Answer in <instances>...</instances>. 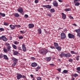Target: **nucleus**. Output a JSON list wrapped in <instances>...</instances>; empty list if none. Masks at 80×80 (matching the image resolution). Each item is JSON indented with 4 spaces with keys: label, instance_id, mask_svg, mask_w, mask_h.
<instances>
[{
    "label": "nucleus",
    "instance_id": "f257e3e1",
    "mask_svg": "<svg viewBox=\"0 0 80 80\" xmlns=\"http://www.w3.org/2000/svg\"><path fill=\"white\" fill-rule=\"evenodd\" d=\"M47 52V50L45 49H42L40 50V53L43 55H46Z\"/></svg>",
    "mask_w": 80,
    "mask_h": 80
},
{
    "label": "nucleus",
    "instance_id": "f03ea898",
    "mask_svg": "<svg viewBox=\"0 0 80 80\" xmlns=\"http://www.w3.org/2000/svg\"><path fill=\"white\" fill-rule=\"evenodd\" d=\"M75 31L77 33V36L80 38V29H76Z\"/></svg>",
    "mask_w": 80,
    "mask_h": 80
},
{
    "label": "nucleus",
    "instance_id": "7ed1b4c3",
    "mask_svg": "<svg viewBox=\"0 0 80 80\" xmlns=\"http://www.w3.org/2000/svg\"><path fill=\"white\" fill-rule=\"evenodd\" d=\"M61 38L62 39H64L66 38V35H65V33L62 32L61 33Z\"/></svg>",
    "mask_w": 80,
    "mask_h": 80
},
{
    "label": "nucleus",
    "instance_id": "20e7f679",
    "mask_svg": "<svg viewBox=\"0 0 80 80\" xmlns=\"http://www.w3.org/2000/svg\"><path fill=\"white\" fill-rule=\"evenodd\" d=\"M68 37L69 38H75L74 35L70 33L68 34Z\"/></svg>",
    "mask_w": 80,
    "mask_h": 80
},
{
    "label": "nucleus",
    "instance_id": "39448f33",
    "mask_svg": "<svg viewBox=\"0 0 80 80\" xmlns=\"http://www.w3.org/2000/svg\"><path fill=\"white\" fill-rule=\"evenodd\" d=\"M34 26V24H33L30 23L28 25L29 28L31 29L32 28H33Z\"/></svg>",
    "mask_w": 80,
    "mask_h": 80
},
{
    "label": "nucleus",
    "instance_id": "423d86ee",
    "mask_svg": "<svg viewBox=\"0 0 80 80\" xmlns=\"http://www.w3.org/2000/svg\"><path fill=\"white\" fill-rule=\"evenodd\" d=\"M18 12H19V13H23V8H19L17 10Z\"/></svg>",
    "mask_w": 80,
    "mask_h": 80
},
{
    "label": "nucleus",
    "instance_id": "0eeeda50",
    "mask_svg": "<svg viewBox=\"0 0 80 80\" xmlns=\"http://www.w3.org/2000/svg\"><path fill=\"white\" fill-rule=\"evenodd\" d=\"M22 48L23 52H26L27 49L26 48V47H25V44H23L22 45Z\"/></svg>",
    "mask_w": 80,
    "mask_h": 80
},
{
    "label": "nucleus",
    "instance_id": "6e6552de",
    "mask_svg": "<svg viewBox=\"0 0 80 80\" xmlns=\"http://www.w3.org/2000/svg\"><path fill=\"white\" fill-rule=\"evenodd\" d=\"M22 77V75L20 74H18L17 76V79L18 80H20L21 78Z\"/></svg>",
    "mask_w": 80,
    "mask_h": 80
},
{
    "label": "nucleus",
    "instance_id": "1a4fd4ad",
    "mask_svg": "<svg viewBox=\"0 0 80 80\" xmlns=\"http://www.w3.org/2000/svg\"><path fill=\"white\" fill-rule=\"evenodd\" d=\"M65 57H66L69 58V57H72V55L70 53H68L65 54Z\"/></svg>",
    "mask_w": 80,
    "mask_h": 80
},
{
    "label": "nucleus",
    "instance_id": "9d476101",
    "mask_svg": "<svg viewBox=\"0 0 80 80\" xmlns=\"http://www.w3.org/2000/svg\"><path fill=\"white\" fill-rule=\"evenodd\" d=\"M11 48L12 47H11V46L9 45L7 47V48L8 49V51L10 52L12 51V50H11Z\"/></svg>",
    "mask_w": 80,
    "mask_h": 80
},
{
    "label": "nucleus",
    "instance_id": "9b49d317",
    "mask_svg": "<svg viewBox=\"0 0 80 80\" xmlns=\"http://www.w3.org/2000/svg\"><path fill=\"white\" fill-rule=\"evenodd\" d=\"M2 40L4 42H7V38L4 36H2Z\"/></svg>",
    "mask_w": 80,
    "mask_h": 80
},
{
    "label": "nucleus",
    "instance_id": "f8f14e48",
    "mask_svg": "<svg viewBox=\"0 0 80 80\" xmlns=\"http://www.w3.org/2000/svg\"><path fill=\"white\" fill-rule=\"evenodd\" d=\"M9 27H10V28H11V30H14L15 28V25H10L9 26Z\"/></svg>",
    "mask_w": 80,
    "mask_h": 80
},
{
    "label": "nucleus",
    "instance_id": "ddd939ff",
    "mask_svg": "<svg viewBox=\"0 0 80 80\" xmlns=\"http://www.w3.org/2000/svg\"><path fill=\"white\" fill-rule=\"evenodd\" d=\"M52 4L54 7H57L58 6V3L56 1H53Z\"/></svg>",
    "mask_w": 80,
    "mask_h": 80
},
{
    "label": "nucleus",
    "instance_id": "4468645a",
    "mask_svg": "<svg viewBox=\"0 0 80 80\" xmlns=\"http://www.w3.org/2000/svg\"><path fill=\"white\" fill-rule=\"evenodd\" d=\"M12 51L13 52V55H17L18 54V52L17 51H15L14 50H12Z\"/></svg>",
    "mask_w": 80,
    "mask_h": 80
},
{
    "label": "nucleus",
    "instance_id": "2eb2a0df",
    "mask_svg": "<svg viewBox=\"0 0 80 80\" xmlns=\"http://www.w3.org/2000/svg\"><path fill=\"white\" fill-rule=\"evenodd\" d=\"M31 65L32 67H35L37 66V64L35 62H33Z\"/></svg>",
    "mask_w": 80,
    "mask_h": 80
},
{
    "label": "nucleus",
    "instance_id": "dca6fc26",
    "mask_svg": "<svg viewBox=\"0 0 80 80\" xmlns=\"http://www.w3.org/2000/svg\"><path fill=\"white\" fill-rule=\"evenodd\" d=\"M42 29L40 28H39L37 30V32L38 34H41L42 33Z\"/></svg>",
    "mask_w": 80,
    "mask_h": 80
},
{
    "label": "nucleus",
    "instance_id": "f3484780",
    "mask_svg": "<svg viewBox=\"0 0 80 80\" xmlns=\"http://www.w3.org/2000/svg\"><path fill=\"white\" fill-rule=\"evenodd\" d=\"M59 56L61 58H62V57H63L64 56H65V54L64 53V52H62L59 55Z\"/></svg>",
    "mask_w": 80,
    "mask_h": 80
},
{
    "label": "nucleus",
    "instance_id": "a211bd4d",
    "mask_svg": "<svg viewBox=\"0 0 80 80\" xmlns=\"http://www.w3.org/2000/svg\"><path fill=\"white\" fill-rule=\"evenodd\" d=\"M14 15L15 17H20V14L18 13H14Z\"/></svg>",
    "mask_w": 80,
    "mask_h": 80
},
{
    "label": "nucleus",
    "instance_id": "6ab92c4d",
    "mask_svg": "<svg viewBox=\"0 0 80 80\" xmlns=\"http://www.w3.org/2000/svg\"><path fill=\"white\" fill-rule=\"evenodd\" d=\"M62 18L63 19H65L66 18V15L63 13H62Z\"/></svg>",
    "mask_w": 80,
    "mask_h": 80
},
{
    "label": "nucleus",
    "instance_id": "aec40b11",
    "mask_svg": "<svg viewBox=\"0 0 80 80\" xmlns=\"http://www.w3.org/2000/svg\"><path fill=\"white\" fill-rule=\"evenodd\" d=\"M12 47L15 50H17V46L13 44H12Z\"/></svg>",
    "mask_w": 80,
    "mask_h": 80
},
{
    "label": "nucleus",
    "instance_id": "412c9836",
    "mask_svg": "<svg viewBox=\"0 0 80 80\" xmlns=\"http://www.w3.org/2000/svg\"><path fill=\"white\" fill-rule=\"evenodd\" d=\"M68 73V70H64L62 71V73L63 74H64V73L66 74V73Z\"/></svg>",
    "mask_w": 80,
    "mask_h": 80
},
{
    "label": "nucleus",
    "instance_id": "4be33fe9",
    "mask_svg": "<svg viewBox=\"0 0 80 80\" xmlns=\"http://www.w3.org/2000/svg\"><path fill=\"white\" fill-rule=\"evenodd\" d=\"M12 60L13 61V62H17V61H18V59H17L16 58H12Z\"/></svg>",
    "mask_w": 80,
    "mask_h": 80
},
{
    "label": "nucleus",
    "instance_id": "5701e85b",
    "mask_svg": "<svg viewBox=\"0 0 80 80\" xmlns=\"http://www.w3.org/2000/svg\"><path fill=\"white\" fill-rule=\"evenodd\" d=\"M54 45L55 47V48H57L58 47V43L54 42Z\"/></svg>",
    "mask_w": 80,
    "mask_h": 80
},
{
    "label": "nucleus",
    "instance_id": "b1692460",
    "mask_svg": "<svg viewBox=\"0 0 80 80\" xmlns=\"http://www.w3.org/2000/svg\"><path fill=\"white\" fill-rule=\"evenodd\" d=\"M3 57H4V58L5 60H8V57H7V56L5 55H4L3 56Z\"/></svg>",
    "mask_w": 80,
    "mask_h": 80
},
{
    "label": "nucleus",
    "instance_id": "393cba45",
    "mask_svg": "<svg viewBox=\"0 0 80 80\" xmlns=\"http://www.w3.org/2000/svg\"><path fill=\"white\" fill-rule=\"evenodd\" d=\"M46 8H48V9H50V8H52V7L50 5H46Z\"/></svg>",
    "mask_w": 80,
    "mask_h": 80
},
{
    "label": "nucleus",
    "instance_id": "a878e982",
    "mask_svg": "<svg viewBox=\"0 0 80 80\" xmlns=\"http://www.w3.org/2000/svg\"><path fill=\"white\" fill-rule=\"evenodd\" d=\"M3 50L5 53H7L8 52V49L6 48H3Z\"/></svg>",
    "mask_w": 80,
    "mask_h": 80
},
{
    "label": "nucleus",
    "instance_id": "bb28decb",
    "mask_svg": "<svg viewBox=\"0 0 80 80\" xmlns=\"http://www.w3.org/2000/svg\"><path fill=\"white\" fill-rule=\"evenodd\" d=\"M0 15H1L2 17H5V13H2L0 12Z\"/></svg>",
    "mask_w": 80,
    "mask_h": 80
},
{
    "label": "nucleus",
    "instance_id": "cd10ccee",
    "mask_svg": "<svg viewBox=\"0 0 80 80\" xmlns=\"http://www.w3.org/2000/svg\"><path fill=\"white\" fill-rule=\"evenodd\" d=\"M51 59L52 58H51V57H49L46 58V60H47V61H50Z\"/></svg>",
    "mask_w": 80,
    "mask_h": 80
},
{
    "label": "nucleus",
    "instance_id": "c85d7f7f",
    "mask_svg": "<svg viewBox=\"0 0 80 80\" xmlns=\"http://www.w3.org/2000/svg\"><path fill=\"white\" fill-rule=\"evenodd\" d=\"M65 10L66 12H68L69 11H71V9L70 8H66L65 9Z\"/></svg>",
    "mask_w": 80,
    "mask_h": 80
},
{
    "label": "nucleus",
    "instance_id": "c756f323",
    "mask_svg": "<svg viewBox=\"0 0 80 80\" xmlns=\"http://www.w3.org/2000/svg\"><path fill=\"white\" fill-rule=\"evenodd\" d=\"M71 54H75V55H77V53H75L74 51H71Z\"/></svg>",
    "mask_w": 80,
    "mask_h": 80
},
{
    "label": "nucleus",
    "instance_id": "7c9ffc66",
    "mask_svg": "<svg viewBox=\"0 0 80 80\" xmlns=\"http://www.w3.org/2000/svg\"><path fill=\"white\" fill-rule=\"evenodd\" d=\"M80 3L78 2H76L74 4L75 6H79L80 5Z\"/></svg>",
    "mask_w": 80,
    "mask_h": 80
},
{
    "label": "nucleus",
    "instance_id": "2f4dec72",
    "mask_svg": "<svg viewBox=\"0 0 80 80\" xmlns=\"http://www.w3.org/2000/svg\"><path fill=\"white\" fill-rule=\"evenodd\" d=\"M14 43L15 45H18V44H19V42L18 41H14Z\"/></svg>",
    "mask_w": 80,
    "mask_h": 80
},
{
    "label": "nucleus",
    "instance_id": "473e14b6",
    "mask_svg": "<svg viewBox=\"0 0 80 80\" xmlns=\"http://www.w3.org/2000/svg\"><path fill=\"white\" fill-rule=\"evenodd\" d=\"M50 12L51 13H54L55 12V9H50Z\"/></svg>",
    "mask_w": 80,
    "mask_h": 80
},
{
    "label": "nucleus",
    "instance_id": "72a5a7b5",
    "mask_svg": "<svg viewBox=\"0 0 80 80\" xmlns=\"http://www.w3.org/2000/svg\"><path fill=\"white\" fill-rule=\"evenodd\" d=\"M4 25L5 26H8L9 25V24L8 22H4Z\"/></svg>",
    "mask_w": 80,
    "mask_h": 80
},
{
    "label": "nucleus",
    "instance_id": "f704fd0d",
    "mask_svg": "<svg viewBox=\"0 0 80 80\" xmlns=\"http://www.w3.org/2000/svg\"><path fill=\"white\" fill-rule=\"evenodd\" d=\"M56 48L58 50V51H60L61 50V48L60 47L58 46L57 48Z\"/></svg>",
    "mask_w": 80,
    "mask_h": 80
},
{
    "label": "nucleus",
    "instance_id": "c9c22d12",
    "mask_svg": "<svg viewBox=\"0 0 80 80\" xmlns=\"http://www.w3.org/2000/svg\"><path fill=\"white\" fill-rule=\"evenodd\" d=\"M3 57V54L2 53L0 54V58H2Z\"/></svg>",
    "mask_w": 80,
    "mask_h": 80
},
{
    "label": "nucleus",
    "instance_id": "e433bc0d",
    "mask_svg": "<svg viewBox=\"0 0 80 80\" xmlns=\"http://www.w3.org/2000/svg\"><path fill=\"white\" fill-rule=\"evenodd\" d=\"M73 76L74 77L76 78V77H78V74H77V73H75L73 75Z\"/></svg>",
    "mask_w": 80,
    "mask_h": 80
},
{
    "label": "nucleus",
    "instance_id": "4c0bfd02",
    "mask_svg": "<svg viewBox=\"0 0 80 80\" xmlns=\"http://www.w3.org/2000/svg\"><path fill=\"white\" fill-rule=\"evenodd\" d=\"M17 63L16 62H13V63L12 64V66L13 67H15V65L17 64Z\"/></svg>",
    "mask_w": 80,
    "mask_h": 80
},
{
    "label": "nucleus",
    "instance_id": "58836bf2",
    "mask_svg": "<svg viewBox=\"0 0 80 80\" xmlns=\"http://www.w3.org/2000/svg\"><path fill=\"white\" fill-rule=\"evenodd\" d=\"M5 30V29H4V28H0V31L1 32H3Z\"/></svg>",
    "mask_w": 80,
    "mask_h": 80
},
{
    "label": "nucleus",
    "instance_id": "ea45409f",
    "mask_svg": "<svg viewBox=\"0 0 80 80\" xmlns=\"http://www.w3.org/2000/svg\"><path fill=\"white\" fill-rule=\"evenodd\" d=\"M24 18H28V15L27 14H25L24 15Z\"/></svg>",
    "mask_w": 80,
    "mask_h": 80
},
{
    "label": "nucleus",
    "instance_id": "a19ab883",
    "mask_svg": "<svg viewBox=\"0 0 80 80\" xmlns=\"http://www.w3.org/2000/svg\"><path fill=\"white\" fill-rule=\"evenodd\" d=\"M18 38L20 39H23V36H19L18 37Z\"/></svg>",
    "mask_w": 80,
    "mask_h": 80
},
{
    "label": "nucleus",
    "instance_id": "79ce46f5",
    "mask_svg": "<svg viewBox=\"0 0 80 80\" xmlns=\"http://www.w3.org/2000/svg\"><path fill=\"white\" fill-rule=\"evenodd\" d=\"M68 61L69 62H71V63H72L73 62V59H69L68 60Z\"/></svg>",
    "mask_w": 80,
    "mask_h": 80
},
{
    "label": "nucleus",
    "instance_id": "37998d69",
    "mask_svg": "<svg viewBox=\"0 0 80 80\" xmlns=\"http://www.w3.org/2000/svg\"><path fill=\"white\" fill-rule=\"evenodd\" d=\"M15 27H19V28L21 27V26H20V25H15Z\"/></svg>",
    "mask_w": 80,
    "mask_h": 80
},
{
    "label": "nucleus",
    "instance_id": "c03bdc74",
    "mask_svg": "<svg viewBox=\"0 0 80 80\" xmlns=\"http://www.w3.org/2000/svg\"><path fill=\"white\" fill-rule=\"evenodd\" d=\"M34 2L35 3H38V0H35Z\"/></svg>",
    "mask_w": 80,
    "mask_h": 80
},
{
    "label": "nucleus",
    "instance_id": "a18cd8bd",
    "mask_svg": "<svg viewBox=\"0 0 80 80\" xmlns=\"http://www.w3.org/2000/svg\"><path fill=\"white\" fill-rule=\"evenodd\" d=\"M76 70H78V71H80V67H78L77 68Z\"/></svg>",
    "mask_w": 80,
    "mask_h": 80
},
{
    "label": "nucleus",
    "instance_id": "49530a36",
    "mask_svg": "<svg viewBox=\"0 0 80 80\" xmlns=\"http://www.w3.org/2000/svg\"><path fill=\"white\" fill-rule=\"evenodd\" d=\"M80 56H78L77 57H76V60H79V57Z\"/></svg>",
    "mask_w": 80,
    "mask_h": 80
},
{
    "label": "nucleus",
    "instance_id": "de8ad7c7",
    "mask_svg": "<svg viewBox=\"0 0 80 80\" xmlns=\"http://www.w3.org/2000/svg\"><path fill=\"white\" fill-rule=\"evenodd\" d=\"M5 45L8 47V46H9V45H10V44L9 43H7L5 44Z\"/></svg>",
    "mask_w": 80,
    "mask_h": 80
},
{
    "label": "nucleus",
    "instance_id": "09e8293b",
    "mask_svg": "<svg viewBox=\"0 0 80 80\" xmlns=\"http://www.w3.org/2000/svg\"><path fill=\"white\" fill-rule=\"evenodd\" d=\"M18 49L19 50H22V48H21V47L20 46L18 47Z\"/></svg>",
    "mask_w": 80,
    "mask_h": 80
},
{
    "label": "nucleus",
    "instance_id": "8fccbe9b",
    "mask_svg": "<svg viewBox=\"0 0 80 80\" xmlns=\"http://www.w3.org/2000/svg\"><path fill=\"white\" fill-rule=\"evenodd\" d=\"M37 80H41L42 79H41V78L40 77H38L37 78Z\"/></svg>",
    "mask_w": 80,
    "mask_h": 80
},
{
    "label": "nucleus",
    "instance_id": "3c124183",
    "mask_svg": "<svg viewBox=\"0 0 80 80\" xmlns=\"http://www.w3.org/2000/svg\"><path fill=\"white\" fill-rule=\"evenodd\" d=\"M77 2H79V0H74V3H76Z\"/></svg>",
    "mask_w": 80,
    "mask_h": 80
},
{
    "label": "nucleus",
    "instance_id": "603ef678",
    "mask_svg": "<svg viewBox=\"0 0 80 80\" xmlns=\"http://www.w3.org/2000/svg\"><path fill=\"white\" fill-rule=\"evenodd\" d=\"M22 78H26V76L24 75H22Z\"/></svg>",
    "mask_w": 80,
    "mask_h": 80
},
{
    "label": "nucleus",
    "instance_id": "864d4df0",
    "mask_svg": "<svg viewBox=\"0 0 80 80\" xmlns=\"http://www.w3.org/2000/svg\"><path fill=\"white\" fill-rule=\"evenodd\" d=\"M47 15H48V16H49V17H51L52 16V15H51V14L50 13H48L47 14Z\"/></svg>",
    "mask_w": 80,
    "mask_h": 80
},
{
    "label": "nucleus",
    "instance_id": "5fc2aeb1",
    "mask_svg": "<svg viewBox=\"0 0 80 80\" xmlns=\"http://www.w3.org/2000/svg\"><path fill=\"white\" fill-rule=\"evenodd\" d=\"M69 18H70V19H73V18L71 16H69Z\"/></svg>",
    "mask_w": 80,
    "mask_h": 80
},
{
    "label": "nucleus",
    "instance_id": "6e6d98bb",
    "mask_svg": "<svg viewBox=\"0 0 80 80\" xmlns=\"http://www.w3.org/2000/svg\"><path fill=\"white\" fill-rule=\"evenodd\" d=\"M50 48H52V49H53L55 48V47L52 46L50 47Z\"/></svg>",
    "mask_w": 80,
    "mask_h": 80
},
{
    "label": "nucleus",
    "instance_id": "4d7b16f0",
    "mask_svg": "<svg viewBox=\"0 0 80 80\" xmlns=\"http://www.w3.org/2000/svg\"><path fill=\"white\" fill-rule=\"evenodd\" d=\"M58 71V72H60L61 71V68H58V69H57Z\"/></svg>",
    "mask_w": 80,
    "mask_h": 80
},
{
    "label": "nucleus",
    "instance_id": "13d9d810",
    "mask_svg": "<svg viewBox=\"0 0 80 80\" xmlns=\"http://www.w3.org/2000/svg\"><path fill=\"white\" fill-rule=\"evenodd\" d=\"M31 58L32 60H35V58L33 57H31Z\"/></svg>",
    "mask_w": 80,
    "mask_h": 80
},
{
    "label": "nucleus",
    "instance_id": "bf43d9fd",
    "mask_svg": "<svg viewBox=\"0 0 80 80\" xmlns=\"http://www.w3.org/2000/svg\"><path fill=\"white\" fill-rule=\"evenodd\" d=\"M31 77V78H34V77H33V75H32V74H31L30 75Z\"/></svg>",
    "mask_w": 80,
    "mask_h": 80
},
{
    "label": "nucleus",
    "instance_id": "052dcab7",
    "mask_svg": "<svg viewBox=\"0 0 80 80\" xmlns=\"http://www.w3.org/2000/svg\"><path fill=\"white\" fill-rule=\"evenodd\" d=\"M58 1L61 3L63 2V0H58Z\"/></svg>",
    "mask_w": 80,
    "mask_h": 80
},
{
    "label": "nucleus",
    "instance_id": "680f3d73",
    "mask_svg": "<svg viewBox=\"0 0 80 80\" xmlns=\"http://www.w3.org/2000/svg\"><path fill=\"white\" fill-rule=\"evenodd\" d=\"M42 6L43 7H45V8H46L47 5H43Z\"/></svg>",
    "mask_w": 80,
    "mask_h": 80
},
{
    "label": "nucleus",
    "instance_id": "e2e57ef3",
    "mask_svg": "<svg viewBox=\"0 0 80 80\" xmlns=\"http://www.w3.org/2000/svg\"><path fill=\"white\" fill-rule=\"evenodd\" d=\"M71 80H75V78L73 77H72V78L71 79Z\"/></svg>",
    "mask_w": 80,
    "mask_h": 80
},
{
    "label": "nucleus",
    "instance_id": "0e129e2a",
    "mask_svg": "<svg viewBox=\"0 0 80 80\" xmlns=\"http://www.w3.org/2000/svg\"><path fill=\"white\" fill-rule=\"evenodd\" d=\"M72 25H74V26H77V24H76L75 23H73L72 24Z\"/></svg>",
    "mask_w": 80,
    "mask_h": 80
},
{
    "label": "nucleus",
    "instance_id": "69168bd1",
    "mask_svg": "<svg viewBox=\"0 0 80 80\" xmlns=\"http://www.w3.org/2000/svg\"><path fill=\"white\" fill-rule=\"evenodd\" d=\"M37 68L38 70L39 69H40V67L38 66L37 67Z\"/></svg>",
    "mask_w": 80,
    "mask_h": 80
},
{
    "label": "nucleus",
    "instance_id": "338daca9",
    "mask_svg": "<svg viewBox=\"0 0 80 80\" xmlns=\"http://www.w3.org/2000/svg\"><path fill=\"white\" fill-rule=\"evenodd\" d=\"M50 65L51 66H53L54 65V64H50Z\"/></svg>",
    "mask_w": 80,
    "mask_h": 80
},
{
    "label": "nucleus",
    "instance_id": "774afa93",
    "mask_svg": "<svg viewBox=\"0 0 80 80\" xmlns=\"http://www.w3.org/2000/svg\"><path fill=\"white\" fill-rule=\"evenodd\" d=\"M20 32H21V33H24V32H23V31H20Z\"/></svg>",
    "mask_w": 80,
    "mask_h": 80
}]
</instances>
